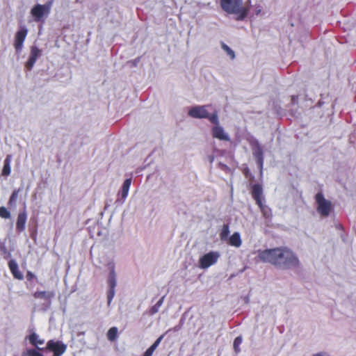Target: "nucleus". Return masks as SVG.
<instances>
[{"label":"nucleus","mask_w":356,"mask_h":356,"mask_svg":"<svg viewBox=\"0 0 356 356\" xmlns=\"http://www.w3.org/2000/svg\"><path fill=\"white\" fill-rule=\"evenodd\" d=\"M8 267L15 278L17 280L23 279V275L19 271L18 265L15 260L11 259L8 261Z\"/></svg>","instance_id":"obj_15"},{"label":"nucleus","mask_w":356,"mask_h":356,"mask_svg":"<svg viewBox=\"0 0 356 356\" xmlns=\"http://www.w3.org/2000/svg\"><path fill=\"white\" fill-rule=\"evenodd\" d=\"M229 234V228L228 225H224L222 231L220 234V237L222 241L227 239Z\"/></svg>","instance_id":"obj_22"},{"label":"nucleus","mask_w":356,"mask_h":356,"mask_svg":"<svg viewBox=\"0 0 356 356\" xmlns=\"http://www.w3.org/2000/svg\"><path fill=\"white\" fill-rule=\"evenodd\" d=\"M108 284L109 289L107 294L108 301L111 302L115 295V288L116 286V275L114 267H113L109 273L108 277Z\"/></svg>","instance_id":"obj_10"},{"label":"nucleus","mask_w":356,"mask_h":356,"mask_svg":"<svg viewBox=\"0 0 356 356\" xmlns=\"http://www.w3.org/2000/svg\"><path fill=\"white\" fill-rule=\"evenodd\" d=\"M27 214L26 211L19 212L16 222V229L17 232L21 233L25 230Z\"/></svg>","instance_id":"obj_14"},{"label":"nucleus","mask_w":356,"mask_h":356,"mask_svg":"<svg viewBox=\"0 0 356 356\" xmlns=\"http://www.w3.org/2000/svg\"><path fill=\"white\" fill-rule=\"evenodd\" d=\"M222 49L226 51L228 56H229L231 59H234L235 58L234 51L231 49L226 44L222 42L221 44Z\"/></svg>","instance_id":"obj_23"},{"label":"nucleus","mask_w":356,"mask_h":356,"mask_svg":"<svg viewBox=\"0 0 356 356\" xmlns=\"http://www.w3.org/2000/svg\"><path fill=\"white\" fill-rule=\"evenodd\" d=\"M27 33L28 29L25 27L21 29L15 33L14 47L17 51H19L22 50Z\"/></svg>","instance_id":"obj_9"},{"label":"nucleus","mask_w":356,"mask_h":356,"mask_svg":"<svg viewBox=\"0 0 356 356\" xmlns=\"http://www.w3.org/2000/svg\"><path fill=\"white\" fill-rule=\"evenodd\" d=\"M242 337L241 336L239 337H237L236 338H235L234 341V350L236 353H238L240 352V345L242 343Z\"/></svg>","instance_id":"obj_24"},{"label":"nucleus","mask_w":356,"mask_h":356,"mask_svg":"<svg viewBox=\"0 0 356 356\" xmlns=\"http://www.w3.org/2000/svg\"><path fill=\"white\" fill-rule=\"evenodd\" d=\"M131 184V179L129 178V179H125L122 184V189H121V191L119 193V195H120L121 198L123 201L127 198V197L128 195V193H129V190Z\"/></svg>","instance_id":"obj_18"},{"label":"nucleus","mask_w":356,"mask_h":356,"mask_svg":"<svg viewBox=\"0 0 356 356\" xmlns=\"http://www.w3.org/2000/svg\"><path fill=\"white\" fill-rule=\"evenodd\" d=\"M219 257L220 254L218 252H210L207 253L200 259L199 266L201 268L206 269L215 264Z\"/></svg>","instance_id":"obj_6"},{"label":"nucleus","mask_w":356,"mask_h":356,"mask_svg":"<svg viewBox=\"0 0 356 356\" xmlns=\"http://www.w3.org/2000/svg\"><path fill=\"white\" fill-rule=\"evenodd\" d=\"M221 8L228 14L236 15V20H243L248 15V11L243 6V0H220Z\"/></svg>","instance_id":"obj_2"},{"label":"nucleus","mask_w":356,"mask_h":356,"mask_svg":"<svg viewBox=\"0 0 356 356\" xmlns=\"http://www.w3.org/2000/svg\"><path fill=\"white\" fill-rule=\"evenodd\" d=\"M23 356H44L42 353L36 350L35 349H28Z\"/></svg>","instance_id":"obj_26"},{"label":"nucleus","mask_w":356,"mask_h":356,"mask_svg":"<svg viewBox=\"0 0 356 356\" xmlns=\"http://www.w3.org/2000/svg\"><path fill=\"white\" fill-rule=\"evenodd\" d=\"M28 339L31 345L38 348L39 345H42L44 343V339H41L39 338V336L33 332L28 337Z\"/></svg>","instance_id":"obj_19"},{"label":"nucleus","mask_w":356,"mask_h":356,"mask_svg":"<svg viewBox=\"0 0 356 356\" xmlns=\"http://www.w3.org/2000/svg\"><path fill=\"white\" fill-rule=\"evenodd\" d=\"M261 211L262 212V213L264 214V216H268V208L265 206L264 204H263V209H260Z\"/></svg>","instance_id":"obj_33"},{"label":"nucleus","mask_w":356,"mask_h":356,"mask_svg":"<svg viewBox=\"0 0 356 356\" xmlns=\"http://www.w3.org/2000/svg\"><path fill=\"white\" fill-rule=\"evenodd\" d=\"M140 57H138L136 59L129 61V63H131L133 67H136L137 65L138 64V63L140 62Z\"/></svg>","instance_id":"obj_31"},{"label":"nucleus","mask_w":356,"mask_h":356,"mask_svg":"<svg viewBox=\"0 0 356 356\" xmlns=\"http://www.w3.org/2000/svg\"><path fill=\"white\" fill-rule=\"evenodd\" d=\"M262 8L260 5H256L254 6V13L256 15H259L261 12Z\"/></svg>","instance_id":"obj_30"},{"label":"nucleus","mask_w":356,"mask_h":356,"mask_svg":"<svg viewBox=\"0 0 356 356\" xmlns=\"http://www.w3.org/2000/svg\"><path fill=\"white\" fill-rule=\"evenodd\" d=\"M21 191V188L15 189L8 200V204L9 206H15L16 204V202L17 201L18 195L19 192Z\"/></svg>","instance_id":"obj_20"},{"label":"nucleus","mask_w":356,"mask_h":356,"mask_svg":"<svg viewBox=\"0 0 356 356\" xmlns=\"http://www.w3.org/2000/svg\"><path fill=\"white\" fill-rule=\"evenodd\" d=\"M42 54V51L36 46H32L31 47L30 55L28 60L25 63V67L27 70H31L33 65H35L37 59Z\"/></svg>","instance_id":"obj_8"},{"label":"nucleus","mask_w":356,"mask_h":356,"mask_svg":"<svg viewBox=\"0 0 356 356\" xmlns=\"http://www.w3.org/2000/svg\"><path fill=\"white\" fill-rule=\"evenodd\" d=\"M228 243L230 245L239 248L241 245L242 241L241 238L240 234L238 232H234L228 239Z\"/></svg>","instance_id":"obj_17"},{"label":"nucleus","mask_w":356,"mask_h":356,"mask_svg":"<svg viewBox=\"0 0 356 356\" xmlns=\"http://www.w3.org/2000/svg\"><path fill=\"white\" fill-rule=\"evenodd\" d=\"M47 349L53 352V355L61 356L67 350V345L60 341L49 340L47 343Z\"/></svg>","instance_id":"obj_7"},{"label":"nucleus","mask_w":356,"mask_h":356,"mask_svg":"<svg viewBox=\"0 0 356 356\" xmlns=\"http://www.w3.org/2000/svg\"><path fill=\"white\" fill-rule=\"evenodd\" d=\"M54 293L51 291H35L33 293L35 298L43 300V305L45 307H49L51 304V300L54 297Z\"/></svg>","instance_id":"obj_13"},{"label":"nucleus","mask_w":356,"mask_h":356,"mask_svg":"<svg viewBox=\"0 0 356 356\" xmlns=\"http://www.w3.org/2000/svg\"><path fill=\"white\" fill-rule=\"evenodd\" d=\"M12 160V155L8 154L3 161V167L1 171V175L7 177L10 175L11 168L10 163Z\"/></svg>","instance_id":"obj_16"},{"label":"nucleus","mask_w":356,"mask_h":356,"mask_svg":"<svg viewBox=\"0 0 356 356\" xmlns=\"http://www.w3.org/2000/svg\"><path fill=\"white\" fill-rule=\"evenodd\" d=\"M154 350L149 347L144 353L143 356H152Z\"/></svg>","instance_id":"obj_32"},{"label":"nucleus","mask_w":356,"mask_h":356,"mask_svg":"<svg viewBox=\"0 0 356 356\" xmlns=\"http://www.w3.org/2000/svg\"><path fill=\"white\" fill-rule=\"evenodd\" d=\"M163 334L161 335L154 342V343L150 346L152 349H154V350H156V348L159 346V345L160 344L161 341H162L163 338Z\"/></svg>","instance_id":"obj_28"},{"label":"nucleus","mask_w":356,"mask_h":356,"mask_svg":"<svg viewBox=\"0 0 356 356\" xmlns=\"http://www.w3.org/2000/svg\"><path fill=\"white\" fill-rule=\"evenodd\" d=\"M252 196L255 200L256 204L259 206V209H263V189L260 184H255L252 186Z\"/></svg>","instance_id":"obj_12"},{"label":"nucleus","mask_w":356,"mask_h":356,"mask_svg":"<svg viewBox=\"0 0 356 356\" xmlns=\"http://www.w3.org/2000/svg\"><path fill=\"white\" fill-rule=\"evenodd\" d=\"M118 337V328L111 327L107 332V338L110 341H114Z\"/></svg>","instance_id":"obj_21"},{"label":"nucleus","mask_w":356,"mask_h":356,"mask_svg":"<svg viewBox=\"0 0 356 356\" xmlns=\"http://www.w3.org/2000/svg\"><path fill=\"white\" fill-rule=\"evenodd\" d=\"M220 122L218 124H213L214 126L211 128V135L213 138H217L220 140L229 141L230 138L229 135L225 133L224 129L220 126Z\"/></svg>","instance_id":"obj_11"},{"label":"nucleus","mask_w":356,"mask_h":356,"mask_svg":"<svg viewBox=\"0 0 356 356\" xmlns=\"http://www.w3.org/2000/svg\"><path fill=\"white\" fill-rule=\"evenodd\" d=\"M257 259L283 270L295 268L300 266V261L297 255L286 247L259 250Z\"/></svg>","instance_id":"obj_1"},{"label":"nucleus","mask_w":356,"mask_h":356,"mask_svg":"<svg viewBox=\"0 0 356 356\" xmlns=\"http://www.w3.org/2000/svg\"><path fill=\"white\" fill-rule=\"evenodd\" d=\"M26 277L28 280H31L33 278L35 277V275L33 273L29 271L26 274Z\"/></svg>","instance_id":"obj_34"},{"label":"nucleus","mask_w":356,"mask_h":356,"mask_svg":"<svg viewBox=\"0 0 356 356\" xmlns=\"http://www.w3.org/2000/svg\"><path fill=\"white\" fill-rule=\"evenodd\" d=\"M52 1H49L44 5L37 4L34 6L31 10V14L36 22L44 21V17H47L50 13Z\"/></svg>","instance_id":"obj_4"},{"label":"nucleus","mask_w":356,"mask_h":356,"mask_svg":"<svg viewBox=\"0 0 356 356\" xmlns=\"http://www.w3.org/2000/svg\"><path fill=\"white\" fill-rule=\"evenodd\" d=\"M315 202L316 203L317 212L323 217H327L330 215L332 209V203L330 200L325 198L323 194L319 192L315 195Z\"/></svg>","instance_id":"obj_5"},{"label":"nucleus","mask_w":356,"mask_h":356,"mask_svg":"<svg viewBox=\"0 0 356 356\" xmlns=\"http://www.w3.org/2000/svg\"><path fill=\"white\" fill-rule=\"evenodd\" d=\"M312 356H329V355L325 353H318L313 355Z\"/></svg>","instance_id":"obj_35"},{"label":"nucleus","mask_w":356,"mask_h":356,"mask_svg":"<svg viewBox=\"0 0 356 356\" xmlns=\"http://www.w3.org/2000/svg\"><path fill=\"white\" fill-rule=\"evenodd\" d=\"M164 297H162L152 307L151 312H157L163 302Z\"/></svg>","instance_id":"obj_27"},{"label":"nucleus","mask_w":356,"mask_h":356,"mask_svg":"<svg viewBox=\"0 0 356 356\" xmlns=\"http://www.w3.org/2000/svg\"><path fill=\"white\" fill-rule=\"evenodd\" d=\"M257 161L258 165H259L260 168H262L263 166V156L262 154L260 153L259 155L257 156Z\"/></svg>","instance_id":"obj_29"},{"label":"nucleus","mask_w":356,"mask_h":356,"mask_svg":"<svg viewBox=\"0 0 356 356\" xmlns=\"http://www.w3.org/2000/svg\"><path fill=\"white\" fill-rule=\"evenodd\" d=\"M210 106L211 105L193 106L189 109L188 115L193 118L208 119L212 124H218L219 122L218 111L214 110V111L210 114L207 110Z\"/></svg>","instance_id":"obj_3"},{"label":"nucleus","mask_w":356,"mask_h":356,"mask_svg":"<svg viewBox=\"0 0 356 356\" xmlns=\"http://www.w3.org/2000/svg\"><path fill=\"white\" fill-rule=\"evenodd\" d=\"M0 217L4 219H8L10 218V213L8 209L4 207H0Z\"/></svg>","instance_id":"obj_25"}]
</instances>
